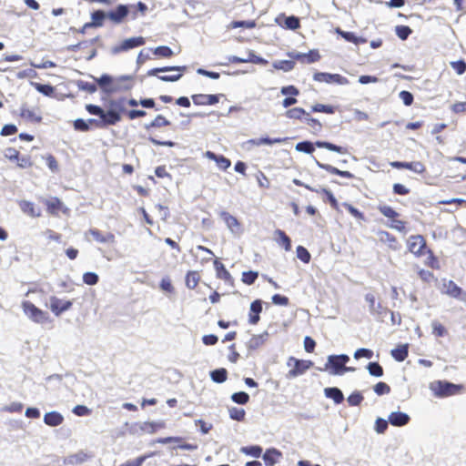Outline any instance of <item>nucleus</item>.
I'll use <instances>...</instances> for the list:
<instances>
[{
	"label": "nucleus",
	"instance_id": "nucleus-1",
	"mask_svg": "<svg viewBox=\"0 0 466 466\" xmlns=\"http://www.w3.org/2000/svg\"><path fill=\"white\" fill-rule=\"evenodd\" d=\"M94 79L100 88L106 94L127 91L133 86V76H131L113 77L108 75H103L100 77H94Z\"/></svg>",
	"mask_w": 466,
	"mask_h": 466
},
{
	"label": "nucleus",
	"instance_id": "nucleus-2",
	"mask_svg": "<svg viewBox=\"0 0 466 466\" xmlns=\"http://www.w3.org/2000/svg\"><path fill=\"white\" fill-rule=\"evenodd\" d=\"M21 307L24 314L33 322L40 325L50 323L51 318L47 311L42 310L28 300H23Z\"/></svg>",
	"mask_w": 466,
	"mask_h": 466
},
{
	"label": "nucleus",
	"instance_id": "nucleus-3",
	"mask_svg": "<svg viewBox=\"0 0 466 466\" xmlns=\"http://www.w3.org/2000/svg\"><path fill=\"white\" fill-rule=\"evenodd\" d=\"M350 360L348 355H330L328 357V362L324 369L320 370H329L331 375H342L345 373L346 363Z\"/></svg>",
	"mask_w": 466,
	"mask_h": 466
},
{
	"label": "nucleus",
	"instance_id": "nucleus-4",
	"mask_svg": "<svg viewBox=\"0 0 466 466\" xmlns=\"http://www.w3.org/2000/svg\"><path fill=\"white\" fill-rule=\"evenodd\" d=\"M287 365L291 369L287 374V378H296L304 374L312 365L310 360H300L294 357H289Z\"/></svg>",
	"mask_w": 466,
	"mask_h": 466
},
{
	"label": "nucleus",
	"instance_id": "nucleus-5",
	"mask_svg": "<svg viewBox=\"0 0 466 466\" xmlns=\"http://www.w3.org/2000/svg\"><path fill=\"white\" fill-rule=\"evenodd\" d=\"M85 238L88 241H96L101 244H115L116 238L113 233H103L97 228H90L85 233Z\"/></svg>",
	"mask_w": 466,
	"mask_h": 466
},
{
	"label": "nucleus",
	"instance_id": "nucleus-6",
	"mask_svg": "<svg viewBox=\"0 0 466 466\" xmlns=\"http://www.w3.org/2000/svg\"><path fill=\"white\" fill-rule=\"evenodd\" d=\"M145 39L142 36L131 37L124 40L119 45L113 46L110 50L112 55H117L121 52H127L132 48L143 46Z\"/></svg>",
	"mask_w": 466,
	"mask_h": 466
},
{
	"label": "nucleus",
	"instance_id": "nucleus-7",
	"mask_svg": "<svg viewBox=\"0 0 466 466\" xmlns=\"http://www.w3.org/2000/svg\"><path fill=\"white\" fill-rule=\"evenodd\" d=\"M49 302L50 310L56 317L69 310L73 305L72 300L62 299L56 296H51L49 298Z\"/></svg>",
	"mask_w": 466,
	"mask_h": 466
},
{
	"label": "nucleus",
	"instance_id": "nucleus-8",
	"mask_svg": "<svg viewBox=\"0 0 466 466\" xmlns=\"http://www.w3.org/2000/svg\"><path fill=\"white\" fill-rule=\"evenodd\" d=\"M313 79L317 82L336 83L341 86L349 84V80L339 74L319 72L314 74Z\"/></svg>",
	"mask_w": 466,
	"mask_h": 466
},
{
	"label": "nucleus",
	"instance_id": "nucleus-9",
	"mask_svg": "<svg viewBox=\"0 0 466 466\" xmlns=\"http://www.w3.org/2000/svg\"><path fill=\"white\" fill-rule=\"evenodd\" d=\"M409 250L416 256H420L422 250L426 248V242L422 236H410L408 239Z\"/></svg>",
	"mask_w": 466,
	"mask_h": 466
},
{
	"label": "nucleus",
	"instance_id": "nucleus-10",
	"mask_svg": "<svg viewBox=\"0 0 466 466\" xmlns=\"http://www.w3.org/2000/svg\"><path fill=\"white\" fill-rule=\"evenodd\" d=\"M92 458V455L86 451H79L74 454H69L64 458L63 463L65 465H79L87 461Z\"/></svg>",
	"mask_w": 466,
	"mask_h": 466
},
{
	"label": "nucleus",
	"instance_id": "nucleus-11",
	"mask_svg": "<svg viewBox=\"0 0 466 466\" xmlns=\"http://www.w3.org/2000/svg\"><path fill=\"white\" fill-rule=\"evenodd\" d=\"M221 95L197 94L191 96L192 101L198 106L215 105L218 103Z\"/></svg>",
	"mask_w": 466,
	"mask_h": 466
},
{
	"label": "nucleus",
	"instance_id": "nucleus-12",
	"mask_svg": "<svg viewBox=\"0 0 466 466\" xmlns=\"http://www.w3.org/2000/svg\"><path fill=\"white\" fill-rule=\"evenodd\" d=\"M229 63H253L258 65H266L268 61L260 56H256L252 51H248L247 59H242L236 56H228Z\"/></svg>",
	"mask_w": 466,
	"mask_h": 466
},
{
	"label": "nucleus",
	"instance_id": "nucleus-13",
	"mask_svg": "<svg viewBox=\"0 0 466 466\" xmlns=\"http://www.w3.org/2000/svg\"><path fill=\"white\" fill-rule=\"evenodd\" d=\"M390 166L394 168H407L417 174H421L425 171V167L422 163L417 162H400L393 161L390 163Z\"/></svg>",
	"mask_w": 466,
	"mask_h": 466
},
{
	"label": "nucleus",
	"instance_id": "nucleus-14",
	"mask_svg": "<svg viewBox=\"0 0 466 466\" xmlns=\"http://www.w3.org/2000/svg\"><path fill=\"white\" fill-rule=\"evenodd\" d=\"M128 15V6L125 5H119L116 10L110 11L106 14V17L112 22L119 24Z\"/></svg>",
	"mask_w": 466,
	"mask_h": 466
},
{
	"label": "nucleus",
	"instance_id": "nucleus-15",
	"mask_svg": "<svg viewBox=\"0 0 466 466\" xmlns=\"http://www.w3.org/2000/svg\"><path fill=\"white\" fill-rule=\"evenodd\" d=\"M100 119L102 127L115 125L121 120V116L116 109L111 108L107 111H103V115Z\"/></svg>",
	"mask_w": 466,
	"mask_h": 466
},
{
	"label": "nucleus",
	"instance_id": "nucleus-16",
	"mask_svg": "<svg viewBox=\"0 0 466 466\" xmlns=\"http://www.w3.org/2000/svg\"><path fill=\"white\" fill-rule=\"evenodd\" d=\"M220 218L223 219L225 224L227 225L228 228L232 233H238L240 230V224L238 223V219L230 215L227 211H220L219 213Z\"/></svg>",
	"mask_w": 466,
	"mask_h": 466
},
{
	"label": "nucleus",
	"instance_id": "nucleus-17",
	"mask_svg": "<svg viewBox=\"0 0 466 466\" xmlns=\"http://www.w3.org/2000/svg\"><path fill=\"white\" fill-rule=\"evenodd\" d=\"M409 420V415L404 412L393 411L389 415V421L393 426H404Z\"/></svg>",
	"mask_w": 466,
	"mask_h": 466
},
{
	"label": "nucleus",
	"instance_id": "nucleus-18",
	"mask_svg": "<svg viewBox=\"0 0 466 466\" xmlns=\"http://www.w3.org/2000/svg\"><path fill=\"white\" fill-rule=\"evenodd\" d=\"M205 157L210 160L215 161L217 163L218 167L222 170L228 169L231 165V162L229 159H228L224 156H218L211 151H206Z\"/></svg>",
	"mask_w": 466,
	"mask_h": 466
},
{
	"label": "nucleus",
	"instance_id": "nucleus-19",
	"mask_svg": "<svg viewBox=\"0 0 466 466\" xmlns=\"http://www.w3.org/2000/svg\"><path fill=\"white\" fill-rule=\"evenodd\" d=\"M19 207L25 214H26L32 218H37V217H40V215H41L40 209L38 208H36L35 206V204L30 201L21 200V201H19Z\"/></svg>",
	"mask_w": 466,
	"mask_h": 466
},
{
	"label": "nucleus",
	"instance_id": "nucleus-20",
	"mask_svg": "<svg viewBox=\"0 0 466 466\" xmlns=\"http://www.w3.org/2000/svg\"><path fill=\"white\" fill-rule=\"evenodd\" d=\"M262 310V302L259 299L253 301L250 305L249 323L257 324L259 320V313Z\"/></svg>",
	"mask_w": 466,
	"mask_h": 466
},
{
	"label": "nucleus",
	"instance_id": "nucleus-21",
	"mask_svg": "<svg viewBox=\"0 0 466 466\" xmlns=\"http://www.w3.org/2000/svg\"><path fill=\"white\" fill-rule=\"evenodd\" d=\"M64 420L63 416L57 411H50L45 414L44 421L48 426H58Z\"/></svg>",
	"mask_w": 466,
	"mask_h": 466
},
{
	"label": "nucleus",
	"instance_id": "nucleus-22",
	"mask_svg": "<svg viewBox=\"0 0 466 466\" xmlns=\"http://www.w3.org/2000/svg\"><path fill=\"white\" fill-rule=\"evenodd\" d=\"M408 352H409V345L401 344V345H399L397 348L393 349L390 351V354H391L392 358H394V360H396L397 361H403L407 358Z\"/></svg>",
	"mask_w": 466,
	"mask_h": 466
},
{
	"label": "nucleus",
	"instance_id": "nucleus-23",
	"mask_svg": "<svg viewBox=\"0 0 466 466\" xmlns=\"http://www.w3.org/2000/svg\"><path fill=\"white\" fill-rule=\"evenodd\" d=\"M20 116L32 122H40L42 119L35 108H28L25 106L21 107Z\"/></svg>",
	"mask_w": 466,
	"mask_h": 466
},
{
	"label": "nucleus",
	"instance_id": "nucleus-24",
	"mask_svg": "<svg viewBox=\"0 0 466 466\" xmlns=\"http://www.w3.org/2000/svg\"><path fill=\"white\" fill-rule=\"evenodd\" d=\"M47 210L51 214H56L59 210H62L64 213L67 211V208L64 207V204L56 198H54L50 200H46Z\"/></svg>",
	"mask_w": 466,
	"mask_h": 466
},
{
	"label": "nucleus",
	"instance_id": "nucleus-25",
	"mask_svg": "<svg viewBox=\"0 0 466 466\" xmlns=\"http://www.w3.org/2000/svg\"><path fill=\"white\" fill-rule=\"evenodd\" d=\"M280 457V451L276 449H269L264 453L263 460L268 466H273Z\"/></svg>",
	"mask_w": 466,
	"mask_h": 466
},
{
	"label": "nucleus",
	"instance_id": "nucleus-26",
	"mask_svg": "<svg viewBox=\"0 0 466 466\" xmlns=\"http://www.w3.org/2000/svg\"><path fill=\"white\" fill-rule=\"evenodd\" d=\"M287 138H268V137H261V138H256V139H250L248 140V143L259 147L261 145H273V144H280L286 141Z\"/></svg>",
	"mask_w": 466,
	"mask_h": 466
},
{
	"label": "nucleus",
	"instance_id": "nucleus-27",
	"mask_svg": "<svg viewBox=\"0 0 466 466\" xmlns=\"http://www.w3.org/2000/svg\"><path fill=\"white\" fill-rule=\"evenodd\" d=\"M324 393L327 398L332 399L337 404L340 403L344 399L341 390L338 388H326Z\"/></svg>",
	"mask_w": 466,
	"mask_h": 466
},
{
	"label": "nucleus",
	"instance_id": "nucleus-28",
	"mask_svg": "<svg viewBox=\"0 0 466 466\" xmlns=\"http://www.w3.org/2000/svg\"><path fill=\"white\" fill-rule=\"evenodd\" d=\"M365 300L369 304V309L371 314L374 315L380 312L381 306L380 303H375V296L372 293L366 294Z\"/></svg>",
	"mask_w": 466,
	"mask_h": 466
},
{
	"label": "nucleus",
	"instance_id": "nucleus-29",
	"mask_svg": "<svg viewBox=\"0 0 466 466\" xmlns=\"http://www.w3.org/2000/svg\"><path fill=\"white\" fill-rule=\"evenodd\" d=\"M31 85L41 94L46 96H52L54 92H55V88L54 86H50V85H43V84H40V83H35V82H32Z\"/></svg>",
	"mask_w": 466,
	"mask_h": 466
},
{
	"label": "nucleus",
	"instance_id": "nucleus-30",
	"mask_svg": "<svg viewBox=\"0 0 466 466\" xmlns=\"http://www.w3.org/2000/svg\"><path fill=\"white\" fill-rule=\"evenodd\" d=\"M227 375H228L227 370L223 369V368L215 370L210 372V377H211L212 380L217 383H222V382L226 381Z\"/></svg>",
	"mask_w": 466,
	"mask_h": 466
},
{
	"label": "nucleus",
	"instance_id": "nucleus-31",
	"mask_svg": "<svg viewBox=\"0 0 466 466\" xmlns=\"http://www.w3.org/2000/svg\"><path fill=\"white\" fill-rule=\"evenodd\" d=\"M315 145L318 147L326 148L328 150L335 151V152H338V153H340V154H345L346 153V149L345 148H343L341 147H339V146H336V145H334L332 143H329V142L317 141Z\"/></svg>",
	"mask_w": 466,
	"mask_h": 466
},
{
	"label": "nucleus",
	"instance_id": "nucleus-32",
	"mask_svg": "<svg viewBox=\"0 0 466 466\" xmlns=\"http://www.w3.org/2000/svg\"><path fill=\"white\" fill-rule=\"evenodd\" d=\"M199 281V275L196 271H190L186 277V285L188 289H193L197 287Z\"/></svg>",
	"mask_w": 466,
	"mask_h": 466
},
{
	"label": "nucleus",
	"instance_id": "nucleus-33",
	"mask_svg": "<svg viewBox=\"0 0 466 466\" xmlns=\"http://www.w3.org/2000/svg\"><path fill=\"white\" fill-rule=\"evenodd\" d=\"M275 235L279 237L278 241L279 244L283 245L287 251L290 250L291 243L289 238L286 235V233L280 229L275 231Z\"/></svg>",
	"mask_w": 466,
	"mask_h": 466
},
{
	"label": "nucleus",
	"instance_id": "nucleus-34",
	"mask_svg": "<svg viewBox=\"0 0 466 466\" xmlns=\"http://www.w3.org/2000/svg\"><path fill=\"white\" fill-rule=\"evenodd\" d=\"M286 116L289 118L301 119L302 116H308L309 114L301 107H294L286 112Z\"/></svg>",
	"mask_w": 466,
	"mask_h": 466
},
{
	"label": "nucleus",
	"instance_id": "nucleus-35",
	"mask_svg": "<svg viewBox=\"0 0 466 466\" xmlns=\"http://www.w3.org/2000/svg\"><path fill=\"white\" fill-rule=\"evenodd\" d=\"M215 267L217 269V274L219 279L229 280L231 279L230 273L226 269L225 266L222 263H219L218 260L215 261Z\"/></svg>",
	"mask_w": 466,
	"mask_h": 466
},
{
	"label": "nucleus",
	"instance_id": "nucleus-36",
	"mask_svg": "<svg viewBox=\"0 0 466 466\" xmlns=\"http://www.w3.org/2000/svg\"><path fill=\"white\" fill-rule=\"evenodd\" d=\"M336 32L339 35H340L345 40H347L349 42H352V43H354L356 45H358L360 42H365L364 39L357 37L353 33L345 32V31H342L339 28H337Z\"/></svg>",
	"mask_w": 466,
	"mask_h": 466
},
{
	"label": "nucleus",
	"instance_id": "nucleus-37",
	"mask_svg": "<svg viewBox=\"0 0 466 466\" xmlns=\"http://www.w3.org/2000/svg\"><path fill=\"white\" fill-rule=\"evenodd\" d=\"M294 62L289 60L276 61L273 63V66L276 69L283 70L285 72L290 71L294 67Z\"/></svg>",
	"mask_w": 466,
	"mask_h": 466
},
{
	"label": "nucleus",
	"instance_id": "nucleus-38",
	"mask_svg": "<svg viewBox=\"0 0 466 466\" xmlns=\"http://www.w3.org/2000/svg\"><path fill=\"white\" fill-rule=\"evenodd\" d=\"M229 416L232 420L241 421L245 418V410L240 408L232 407L228 410Z\"/></svg>",
	"mask_w": 466,
	"mask_h": 466
},
{
	"label": "nucleus",
	"instance_id": "nucleus-39",
	"mask_svg": "<svg viewBox=\"0 0 466 466\" xmlns=\"http://www.w3.org/2000/svg\"><path fill=\"white\" fill-rule=\"evenodd\" d=\"M367 369L372 376L381 377L383 375V369L378 362H370Z\"/></svg>",
	"mask_w": 466,
	"mask_h": 466
},
{
	"label": "nucleus",
	"instance_id": "nucleus-40",
	"mask_svg": "<svg viewBox=\"0 0 466 466\" xmlns=\"http://www.w3.org/2000/svg\"><path fill=\"white\" fill-rule=\"evenodd\" d=\"M240 451L245 454L258 458L262 452V448L259 446L242 447Z\"/></svg>",
	"mask_w": 466,
	"mask_h": 466
},
{
	"label": "nucleus",
	"instance_id": "nucleus-41",
	"mask_svg": "<svg viewBox=\"0 0 466 466\" xmlns=\"http://www.w3.org/2000/svg\"><path fill=\"white\" fill-rule=\"evenodd\" d=\"M186 66H167V67H159V68H154L148 71V76H155L157 73L159 72H169V71H185Z\"/></svg>",
	"mask_w": 466,
	"mask_h": 466
},
{
	"label": "nucleus",
	"instance_id": "nucleus-42",
	"mask_svg": "<svg viewBox=\"0 0 466 466\" xmlns=\"http://www.w3.org/2000/svg\"><path fill=\"white\" fill-rule=\"evenodd\" d=\"M295 148L297 151L304 152L307 154H311L314 151L313 144L309 141L298 143Z\"/></svg>",
	"mask_w": 466,
	"mask_h": 466
},
{
	"label": "nucleus",
	"instance_id": "nucleus-43",
	"mask_svg": "<svg viewBox=\"0 0 466 466\" xmlns=\"http://www.w3.org/2000/svg\"><path fill=\"white\" fill-rule=\"evenodd\" d=\"M98 279H99L98 275L95 272H86L83 275V281L86 285H90V286L96 285L98 282Z\"/></svg>",
	"mask_w": 466,
	"mask_h": 466
},
{
	"label": "nucleus",
	"instance_id": "nucleus-44",
	"mask_svg": "<svg viewBox=\"0 0 466 466\" xmlns=\"http://www.w3.org/2000/svg\"><path fill=\"white\" fill-rule=\"evenodd\" d=\"M231 399L236 403L246 404L249 400V396L248 393H246L244 391H240V392L234 393L231 396Z\"/></svg>",
	"mask_w": 466,
	"mask_h": 466
},
{
	"label": "nucleus",
	"instance_id": "nucleus-45",
	"mask_svg": "<svg viewBox=\"0 0 466 466\" xmlns=\"http://www.w3.org/2000/svg\"><path fill=\"white\" fill-rule=\"evenodd\" d=\"M379 210L383 216H385L389 218L393 219L396 217H398V213L393 208H391L390 206H386V205L380 206Z\"/></svg>",
	"mask_w": 466,
	"mask_h": 466
},
{
	"label": "nucleus",
	"instance_id": "nucleus-46",
	"mask_svg": "<svg viewBox=\"0 0 466 466\" xmlns=\"http://www.w3.org/2000/svg\"><path fill=\"white\" fill-rule=\"evenodd\" d=\"M297 257L304 263H309L310 260L309 252L302 246L297 248Z\"/></svg>",
	"mask_w": 466,
	"mask_h": 466
},
{
	"label": "nucleus",
	"instance_id": "nucleus-47",
	"mask_svg": "<svg viewBox=\"0 0 466 466\" xmlns=\"http://www.w3.org/2000/svg\"><path fill=\"white\" fill-rule=\"evenodd\" d=\"M106 17V14L101 10L96 11L92 14L93 23L96 26H101L103 20Z\"/></svg>",
	"mask_w": 466,
	"mask_h": 466
},
{
	"label": "nucleus",
	"instance_id": "nucleus-48",
	"mask_svg": "<svg viewBox=\"0 0 466 466\" xmlns=\"http://www.w3.org/2000/svg\"><path fill=\"white\" fill-rule=\"evenodd\" d=\"M440 386H441V390H440V394L441 395H451V394H453L454 393V390L457 386L452 384V383H449V382H445V383H440Z\"/></svg>",
	"mask_w": 466,
	"mask_h": 466
},
{
	"label": "nucleus",
	"instance_id": "nucleus-49",
	"mask_svg": "<svg viewBox=\"0 0 466 466\" xmlns=\"http://www.w3.org/2000/svg\"><path fill=\"white\" fill-rule=\"evenodd\" d=\"M285 26L289 29L295 30L299 27V20L296 16H289L285 18Z\"/></svg>",
	"mask_w": 466,
	"mask_h": 466
},
{
	"label": "nucleus",
	"instance_id": "nucleus-50",
	"mask_svg": "<svg viewBox=\"0 0 466 466\" xmlns=\"http://www.w3.org/2000/svg\"><path fill=\"white\" fill-rule=\"evenodd\" d=\"M154 54L162 57H169L173 55L171 48L166 46H158L154 50Z\"/></svg>",
	"mask_w": 466,
	"mask_h": 466
},
{
	"label": "nucleus",
	"instance_id": "nucleus-51",
	"mask_svg": "<svg viewBox=\"0 0 466 466\" xmlns=\"http://www.w3.org/2000/svg\"><path fill=\"white\" fill-rule=\"evenodd\" d=\"M410 33L411 29L409 26L399 25L396 27V34L402 40L407 39Z\"/></svg>",
	"mask_w": 466,
	"mask_h": 466
},
{
	"label": "nucleus",
	"instance_id": "nucleus-52",
	"mask_svg": "<svg viewBox=\"0 0 466 466\" xmlns=\"http://www.w3.org/2000/svg\"><path fill=\"white\" fill-rule=\"evenodd\" d=\"M374 391L378 394V395H384V394H388L390 393V388L388 384H386L385 382H378L375 386H374Z\"/></svg>",
	"mask_w": 466,
	"mask_h": 466
},
{
	"label": "nucleus",
	"instance_id": "nucleus-53",
	"mask_svg": "<svg viewBox=\"0 0 466 466\" xmlns=\"http://www.w3.org/2000/svg\"><path fill=\"white\" fill-rule=\"evenodd\" d=\"M151 456V454L137 457L133 461H127L119 466H141L142 463Z\"/></svg>",
	"mask_w": 466,
	"mask_h": 466
},
{
	"label": "nucleus",
	"instance_id": "nucleus-54",
	"mask_svg": "<svg viewBox=\"0 0 466 466\" xmlns=\"http://www.w3.org/2000/svg\"><path fill=\"white\" fill-rule=\"evenodd\" d=\"M312 111L314 112H323L327 114H333L335 112L334 107L331 106L317 104L312 106Z\"/></svg>",
	"mask_w": 466,
	"mask_h": 466
},
{
	"label": "nucleus",
	"instance_id": "nucleus-55",
	"mask_svg": "<svg viewBox=\"0 0 466 466\" xmlns=\"http://www.w3.org/2000/svg\"><path fill=\"white\" fill-rule=\"evenodd\" d=\"M258 278V273L254 271L244 272L242 275V281L248 285H251L254 283L256 279Z\"/></svg>",
	"mask_w": 466,
	"mask_h": 466
},
{
	"label": "nucleus",
	"instance_id": "nucleus-56",
	"mask_svg": "<svg viewBox=\"0 0 466 466\" xmlns=\"http://www.w3.org/2000/svg\"><path fill=\"white\" fill-rule=\"evenodd\" d=\"M461 292V288H459L455 283H453L452 281H450L449 284H448V289H447V293L453 297V298H458L460 296Z\"/></svg>",
	"mask_w": 466,
	"mask_h": 466
},
{
	"label": "nucleus",
	"instance_id": "nucleus-57",
	"mask_svg": "<svg viewBox=\"0 0 466 466\" xmlns=\"http://www.w3.org/2000/svg\"><path fill=\"white\" fill-rule=\"evenodd\" d=\"M170 125V122L167 120L164 116L161 115H158L150 124V127H161L165 126Z\"/></svg>",
	"mask_w": 466,
	"mask_h": 466
},
{
	"label": "nucleus",
	"instance_id": "nucleus-58",
	"mask_svg": "<svg viewBox=\"0 0 466 466\" xmlns=\"http://www.w3.org/2000/svg\"><path fill=\"white\" fill-rule=\"evenodd\" d=\"M373 356V352L370 350L368 349H359L354 353L355 359H360V358H367L371 359Z\"/></svg>",
	"mask_w": 466,
	"mask_h": 466
},
{
	"label": "nucleus",
	"instance_id": "nucleus-59",
	"mask_svg": "<svg viewBox=\"0 0 466 466\" xmlns=\"http://www.w3.org/2000/svg\"><path fill=\"white\" fill-rule=\"evenodd\" d=\"M363 400L362 395L360 392H354L350 395L347 399L348 402L351 406L359 405Z\"/></svg>",
	"mask_w": 466,
	"mask_h": 466
},
{
	"label": "nucleus",
	"instance_id": "nucleus-60",
	"mask_svg": "<svg viewBox=\"0 0 466 466\" xmlns=\"http://www.w3.org/2000/svg\"><path fill=\"white\" fill-rule=\"evenodd\" d=\"M433 333L438 337H442L446 333L445 328L438 321H432L431 323Z\"/></svg>",
	"mask_w": 466,
	"mask_h": 466
},
{
	"label": "nucleus",
	"instance_id": "nucleus-61",
	"mask_svg": "<svg viewBox=\"0 0 466 466\" xmlns=\"http://www.w3.org/2000/svg\"><path fill=\"white\" fill-rule=\"evenodd\" d=\"M264 342L263 336H254L248 341V348L251 350L258 349Z\"/></svg>",
	"mask_w": 466,
	"mask_h": 466
},
{
	"label": "nucleus",
	"instance_id": "nucleus-62",
	"mask_svg": "<svg viewBox=\"0 0 466 466\" xmlns=\"http://www.w3.org/2000/svg\"><path fill=\"white\" fill-rule=\"evenodd\" d=\"M74 127L76 130L84 131V132L89 130L88 123L86 120L81 119V118H78V119L75 120Z\"/></svg>",
	"mask_w": 466,
	"mask_h": 466
},
{
	"label": "nucleus",
	"instance_id": "nucleus-63",
	"mask_svg": "<svg viewBox=\"0 0 466 466\" xmlns=\"http://www.w3.org/2000/svg\"><path fill=\"white\" fill-rule=\"evenodd\" d=\"M399 96L405 106H410L413 102V96L409 91H401Z\"/></svg>",
	"mask_w": 466,
	"mask_h": 466
},
{
	"label": "nucleus",
	"instance_id": "nucleus-64",
	"mask_svg": "<svg viewBox=\"0 0 466 466\" xmlns=\"http://www.w3.org/2000/svg\"><path fill=\"white\" fill-rule=\"evenodd\" d=\"M320 58V56L318 51L311 50L306 55L305 63L310 64L318 61Z\"/></svg>",
	"mask_w": 466,
	"mask_h": 466
}]
</instances>
